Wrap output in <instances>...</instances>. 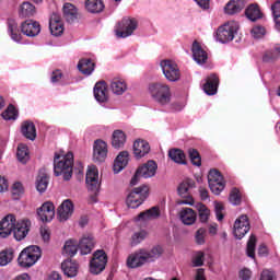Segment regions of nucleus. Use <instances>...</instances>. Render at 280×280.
<instances>
[{
  "instance_id": "f257e3e1",
  "label": "nucleus",
  "mask_w": 280,
  "mask_h": 280,
  "mask_svg": "<svg viewBox=\"0 0 280 280\" xmlns=\"http://www.w3.org/2000/svg\"><path fill=\"white\" fill-rule=\"evenodd\" d=\"M163 255V247L154 246L151 249L141 248L127 258L128 268H141L145 264L156 261Z\"/></svg>"
},
{
  "instance_id": "f03ea898",
  "label": "nucleus",
  "mask_w": 280,
  "mask_h": 280,
  "mask_svg": "<svg viewBox=\"0 0 280 280\" xmlns=\"http://www.w3.org/2000/svg\"><path fill=\"white\" fill-rule=\"evenodd\" d=\"M54 174L55 176H63V180H71V176H73L72 152H68L67 154L55 153Z\"/></svg>"
},
{
  "instance_id": "7ed1b4c3",
  "label": "nucleus",
  "mask_w": 280,
  "mask_h": 280,
  "mask_svg": "<svg viewBox=\"0 0 280 280\" xmlns=\"http://www.w3.org/2000/svg\"><path fill=\"white\" fill-rule=\"evenodd\" d=\"M149 94L156 104L167 106L172 102L170 85L164 83H152L149 85Z\"/></svg>"
},
{
  "instance_id": "20e7f679",
  "label": "nucleus",
  "mask_w": 280,
  "mask_h": 280,
  "mask_svg": "<svg viewBox=\"0 0 280 280\" xmlns=\"http://www.w3.org/2000/svg\"><path fill=\"white\" fill-rule=\"evenodd\" d=\"M40 247L36 245L24 248L18 258V264L22 268H32L40 257Z\"/></svg>"
},
{
  "instance_id": "39448f33",
  "label": "nucleus",
  "mask_w": 280,
  "mask_h": 280,
  "mask_svg": "<svg viewBox=\"0 0 280 280\" xmlns=\"http://www.w3.org/2000/svg\"><path fill=\"white\" fill-rule=\"evenodd\" d=\"M149 194L150 188L147 185L133 188L127 196V207L138 209V207H141V205L145 202V198H148Z\"/></svg>"
},
{
  "instance_id": "423d86ee",
  "label": "nucleus",
  "mask_w": 280,
  "mask_h": 280,
  "mask_svg": "<svg viewBox=\"0 0 280 280\" xmlns=\"http://www.w3.org/2000/svg\"><path fill=\"white\" fill-rule=\"evenodd\" d=\"M237 30H240V24L235 21H230L223 24L217 31V40L222 44L231 43V40L235 38Z\"/></svg>"
},
{
  "instance_id": "0eeeda50",
  "label": "nucleus",
  "mask_w": 280,
  "mask_h": 280,
  "mask_svg": "<svg viewBox=\"0 0 280 280\" xmlns=\"http://www.w3.org/2000/svg\"><path fill=\"white\" fill-rule=\"evenodd\" d=\"M106 264H108V256L103 249H98L93 254V258L90 261V272L92 275H100L106 269Z\"/></svg>"
},
{
  "instance_id": "6e6552de",
  "label": "nucleus",
  "mask_w": 280,
  "mask_h": 280,
  "mask_svg": "<svg viewBox=\"0 0 280 280\" xmlns=\"http://www.w3.org/2000/svg\"><path fill=\"white\" fill-rule=\"evenodd\" d=\"M160 67L168 82H178L180 80V69L176 62L165 59L160 62Z\"/></svg>"
},
{
  "instance_id": "1a4fd4ad",
  "label": "nucleus",
  "mask_w": 280,
  "mask_h": 280,
  "mask_svg": "<svg viewBox=\"0 0 280 280\" xmlns=\"http://www.w3.org/2000/svg\"><path fill=\"white\" fill-rule=\"evenodd\" d=\"M137 20L125 18L116 26L115 34L117 38H128V36H132V34H135V30H137Z\"/></svg>"
},
{
  "instance_id": "9d476101",
  "label": "nucleus",
  "mask_w": 280,
  "mask_h": 280,
  "mask_svg": "<svg viewBox=\"0 0 280 280\" xmlns=\"http://www.w3.org/2000/svg\"><path fill=\"white\" fill-rule=\"evenodd\" d=\"M85 184L92 194H100V171L95 165L89 166L85 175Z\"/></svg>"
},
{
  "instance_id": "9b49d317",
  "label": "nucleus",
  "mask_w": 280,
  "mask_h": 280,
  "mask_svg": "<svg viewBox=\"0 0 280 280\" xmlns=\"http://www.w3.org/2000/svg\"><path fill=\"white\" fill-rule=\"evenodd\" d=\"M156 162L149 161L143 166H140L133 177L131 178L130 185L135 186L139 183V178H152L156 174Z\"/></svg>"
},
{
  "instance_id": "f8f14e48",
  "label": "nucleus",
  "mask_w": 280,
  "mask_h": 280,
  "mask_svg": "<svg viewBox=\"0 0 280 280\" xmlns=\"http://www.w3.org/2000/svg\"><path fill=\"white\" fill-rule=\"evenodd\" d=\"M208 183L210 190L215 196H220V192L224 191V177L218 170H211L208 174Z\"/></svg>"
},
{
  "instance_id": "ddd939ff",
  "label": "nucleus",
  "mask_w": 280,
  "mask_h": 280,
  "mask_svg": "<svg viewBox=\"0 0 280 280\" xmlns=\"http://www.w3.org/2000/svg\"><path fill=\"white\" fill-rule=\"evenodd\" d=\"M16 226V217L14 214H8L0 221V237L5 240L12 235L14 228Z\"/></svg>"
},
{
  "instance_id": "4468645a",
  "label": "nucleus",
  "mask_w": 280,
  "mask_h": 280,
  "mask_svg": "<svg viewBox=\"0 0 280 280\" xmlns=\"http://www.w3.org/2000/svg\"><path fill=\"white\" fill-rule=\"evenodd\" d=\"M196 183L192 179H186L178 186V194L182 200L178 201V205H189L190 207L194 206V198L189 197L188 191L194 187Z\"/></svg>"
},
{
  "instance_id": "2eb2a0df",
  "label": "nucleus",
  "mask_w": 280,
  "mask_h": 280,
  "mask_svg": "<svg viewBox=\"0 0 280 280\" xmlns=\"http://www.w3.org/2000/svg\"><path fill=\"white\" fill-rule=\"evenodd\" d=\"M248 231H250V222H248V217L241 215L234 222V237H236V240H242L246 233H248Z\"/></svg>"
},
{
  "instance_id": "dca6fc26",
  "label": "nucleus",
  "mask_w": 280,
  "mask_h": 280,
  "mask_svg": "<svg viewBox=\"0 0 280 280\" xmlns=\"http://www.w3.org/2000/svg\"><path fill=\"white\" fill-rule=\"evenodd\" d=\"M37 215L42 222H51L56 217V207L51 201H46L37 209Z\"/></svg>"
},
{
  "instance_id": "f3484780",
  "label": "nucleus",
  "mask_w": 280,
  "mask_h": 280,
  "mask_svg": "<svg viewBox=\"0 0 280 280\" xmlns=\"http://www.w3.org/2000/svg\"><path fill=\"white\" fill-rule=\"evenodd\" d=\"M31 226L32 222L27 219H23L15 223V226L13 229V236L16 242H21L22 240H25L27 237Z\"/></svg>"
},
{
  "instance_id": "a211bd4d",
  "label": "nucleus",
  "mask_w": 280,
  "mask_h": 280,
  "mask_svg": "<svg viewBox=\"0 0 280 280\" xmlns=\"http://www.w3.org/2000/svg\"><path fill=\"white\" fill-rule=\"evenodd\" d=\"M108 156V144L104 140H96L93 147V160L103 163Z\"/></svg>"
},
{
  "instance_id": "6ab92c4d",
  "label": "nucleus",
  "mask_w": 280,
  "mask_h": 280,
  "mask_svg": "<svg viewBox=\"0 0 280 280\" xmlns=\"http://www.w3.org/2000/svg\"><path fill=\"white\" fill-rule=\"evenodd\" d=\"M21 32L24 36L34 38L40 34V23L34 20H26L21 24Z\"/></svg>"
},
{
  "instance_id": "aec40b11",
  "label": "nucleus",
  "mask_w": 280,
  "mask_h": 280,
  "mask_svg": "<svg viewBox=\"0 0 280 280\" xmlns=\"http://www.w3.org/2000/svg\"><path fill=\"white\" fill-rule=\"evenodd\" d=\"M49 30L52 36H62L65 32V24H62V19L60 18V14L52 13L50 15Z\"/></svg>"
},
{
  "instance_id": "412c9836",
  "label": "nucleus",
  "mask_w": 280,
  "mask_h": 280,
  "mask_svg": "<svg viewBox=\"0 0 280 280\" xmlns=\"http://www.w3.org/2000/svg\"><path fill=\"white\" fill-rule=\"evenodd\" d=\"M57 215L60 222H67V220L73 215V202H71L69 199H66L58 208Z\"/></svg>"
},
{
  "instance_id": "4be33fe9",
  "label": "nucleus",
  "mask_w": 280,
  "mask_h": 280,
  "mask_svg": "<svg viewBox=\"0 0 280 280\" xmlns=\"http://www.w3.org/2000/svg\"><path fill=\"white\" fill-rule=\"evenodd\" d=\"M244 8H246V0H230L224 7V12L233 16L234 14H240Z\"/></svg>"
},
{
  "instance_id": "5701e85b",
  "label": "nucleus",
  "mask_w": 280,
  "mask_h": 280,
  "mask_svg": "<svg viewBox=\"0 0 280 280\" xmlns=\"http://www.w3.org/2000/svg\"><path fill=\"white\" fill-rule=\"evenodd\" d=\"M78 246L81 255L91 254V250H93V248L95 247V240L93 238V235L91 234L83 235Z\"/></svg>"
},
{
  "instance_id": "b1692460",
  "label": "nucleus",
  "mask_w": 280,
  "mask_h": 280,
  "mask_svg": "<svg viewBox=\"0 0 280 280\" xmlns=\"http://www.w3.org/2000/svg\"><path fill=\"white\" fill-rule=\"evenodd\" d=\"M197 219H198V214L191 208H183L179 211V220L186 226H191L192 224H196Z\"/></svg>"
},
{
  "instance_id": "393cba45",
  "label": "nucleus",
  "mask_w": 280,
  "mask_h": 280,
  "mask_svg": "<svg viewBox=\"0 0 280 280\" xmlns=\"http://www.w3.org/2000/svg\"><path fill=\"white\" fill-rule=\"evenodd\" d=\"M191 51L192 58L197 62V65H205V62H207L209 56L207 55V51L202 49V46L198 44V42L195 40L192 43Z\"/></svg>"
},
{
  "instance_id": "a878e982",
  "label": "nucleus",
  "mask_w": 280,
  "mask_h": 280,
  "mask_svg": "<svg viewBox=\"0 0 280 280\" xmlns=\"http://www.w3.org/2000/svg\"><path fill=\"white\" fill-rule=\"evenodd\" d=\"M150 153V143L145 140L138 139L133 142V154L136 159H143Z\"/></svg>"
},
{
  "instance_id": "bb28decb",
  "label": "nucleus",
  "mask_w": 280,
  "mask_h": 280,
  "mask_svg": "<svg viewBox=\"0 0 280 280\" xmlns=\"http://www.w3.org/2000/svg\"><path fill=\"white\" fill-rule=\"evenodd\" d=\"M94 97L96 102H100L101 104H104V102H108V90L106 88V82L101 81L95 84Z\"/></svg>"
},
{
  "instance_id": "cd10ccee",
  "label": "nucleus",
  "mask_w": 280,
  "mask_h": 280,
  "mask_svg": "<svg viewBox=\"0 0 280 280\" xmlns=\"http://www.w3.org/2000/svg\"><path fill=\"white\" fill-rule=\"evenodd\" d=\"M218 84H220L218 75L211 74L207 78L206 83L203 84L205 93L207 95H215V93H218Z\"/></svg>"
},
{
  "instance_id": "c85d7f7f",
  "label": "nucleus",
  "mask_w": 280,
  "mask_h": 280,
  "mask_svg": "<svg viewBox=\"0 0 280 280\" xmlns=\"http://www.w3.org/2000/svg\"><path fill=\"white\" fill-rule=\"evenodd\" d=\"M61 269L66 277H69L70 279H73V277L78 276V262H75L74 260H65L61 264Z\"/></svg>"
},
{
  "instance_id": "c756f323",
  "label": "nucleus",
  "mask_w": 280,
  "mask_h": 280,
  "mask_svg": "<svg viewBox=\"0 0 280 280\" xmlns=\"http://www.w3.org/2000/svg\"><path fill=\"white\" fill-rule=\"evenodd\" d=\"M21 132L23 137H25V139H30V141H34L36 139V126L30 120L22 122Z\"/></svg>"
},
{
  "instance_id": "7c9ffc66",
  "label": "nucleus",
  "mask_w": 280,
  "mask_h": 280,
  "mask_svg": "<svg viewBox=\"0 0 280 280\" xmlns=\"http://www.w3.org/2000/svg\"><path fill=\"white\" fill-rule=\"evenodd\" d=\"M128 151H122L118 154V156L114 161V173L119 174L121 170H124L128 165L129 161Z\"/></svg>"
},
{
  "instance_id": "2f4dec72",
  "label": "nucleus",
  "mask_w": 280,
  "mask_h": 280,
  "mask_svg": "<svg viewBox=\"0 0 280 280\" xmlns=\"http://www.w3.org/2000/svg\"><path fill=\"white\" fill-rule=\"evenodd\" d=\"M245 16L248 19V21L255 23V21H259V19L264 18V13H261L259 5L249 4L245 10Z\"/></svg>"
},
{
  "instance_id": "473e14b6",
  "label": "nucleus",
  "mask_w": 280,
  "mask_h": 280,
  "mask_svg": "<svg viewBox=\"0 0 280 280\" xmlns=\"http://www.w3.org/2000/svg\"><path fill=\"white\" fill-rule=\"evenodd\" d=\"M8 32L11 36V40H14V43H21L23 36L21 35V32L19 31V24L14 20L8 21Z\"/></svg>"
},
{
  "instance_id": "72a5a7b5",
  "label": "nucleus",
  "mask_w": 280,
  "mask_h": 280,
  "mask_svg": "<svg viewBox=\"0 0 280 280\" xmlns=\"http://www.w3.org/2000/svg\"><path fill=\"white\" fill-rule=\"evenodd\" d=\"M110 90L114 95H124L125 91H128V84L124 79H113L110 82Z\"/></svg>"
},
{
  "instance_id": "f704fd0d",
  "label": "nucleus",
  "mask_w": 280,
  "mask_h": 280,
  "mask_svg": "<svg viewBox=\"0 0 280 280\" xmlns=\"http://www.w3.org/2000/svg\"><path fill=\"white\" fill-rule=\"evenodd\" d=\"M63 16L68 23H73L75 19H78V8L72 3H65L63 4Z\"/></svg>"
},
{
  "instance_id": "c9c22d12",
  "label": "nucleus",
  "mask_w": 280,
  "mask_h": 280,
  "mask_svg": "<svg viewBox=\"0 0 280 280\" xmlns=\"http://www.w3.org/2000/svg\"><path fill=\"white\" fill-rule=\"evenodd\" d=\"M36 14V7L32 2H23L19 9L20 19H27Z\"/></svg>"
},
{
  "instance_id": "e433bc0d",
  "label": "nucleus",
  "mask_w": 280,
  "mask_h": 280,
  "mask_svg": "<svg viewBox=\"0 0 280 280\" xmlns=\"http://www.w3.org/2000/svg\"><path fill=\"white\" fill-rule=\"evenodd\" d=\"M49 185V177L45 171H40L36 179V189L39 194H45Z\"/></svg>"
},
{
  "instance_id": "4c0bfd02",
  "label": "nucleus",
  "mask_w": 280,
  "mask_h": 280,
  "mask_svg": "<svg viewBox=\"0 0 280 280\" xmlns=\"http://www.w3.org/2000/svg\"><path fill=\"white\" fill-rule=\"evenodd\" d=\"M168 158L173 160L174 163L178 165H187V160L185 158V152L180 149H171L168 151Z\"/></svg>"
},
{
  "instance_id": "58836bf2",
  "label": "nucleus",
  "mask_w": 280,
  "mask_h": 280,
  "mask_svg": "<svg viewBox=\"0 0 280 280\" xmlns=\"http://www.w3.org/2000/svg\"><path fill=\"white\" fill-rule=\"evenodd\" d=\"M78 69L83 75H91L95 71V62H92L91 59H81L78 63Z\"/></svg>"
},
{
  "instance_id": "ea45409f",
  "label": "nucleus",
  "mask_w": 280,
  "mask_h": 280,
  "mask_svg": "<svg viewBox=\"0 0 280 280\" xmlns=\"http://www.w3.org/2000/svg\"><path fill=\"white\" fill-rule=\"evenodd\" d=\"M112 145L116 150L124 148V145H126V133L121 130H115L113 132Z\"/></svg>"
},
{
  "instance_id": "a19ab883",
  "label": "nucleus",
  "mask_w": 280,
  "mask_h": 280,
  "mask_svg": "<svg viewBox=\"0 0 280 280\" xmlns=\"http://www.w3.org/2000/svg\"><path fill=\"white\" fill-rule=\"evenodd\" d=\"M85 9L91 14H100L104 10V2L102 0H86L85 1Z\"/></svg>"
},
{
  "instance_id": "79ce46f5",
  "label": "nucleus",
  "mask_w": 280,
  "mask_h": 280,
  "mask_svg": "<svg viewBox=\"0 0 280 280\" xmlns=\"http://www.w3.org/2000/svg\"><path fill=\"white\" fill-rule=\"evenodd\" d=\"M159 215H161V212L159 211V208L156 207H152L151 209L144 211V212H141L137 220L138 221H148V220H156V218H159Z\"/></svg>"
},
{
  "instance_id": "37998d69",
  "label": "nucleus",
  "mask_w": 280,
  "mask_h": 280,
  "mask_svg": "<svg viewBox=\"0 0 280 280\" xmlns=\"http://www.w3.org/2000/svg\"><path fill=\"white\" fill-rule=\"evenodd\" d=\"M195 208L199 213V221L202 224H207V222H209V218H211V210H209L208 207L205 206V203H200V202L197 203Z\"/></svg>"
},
{
  "instance_id": "c03bdc74",
  "label": "nucleus",
  "mask_w": 280,
  "mask_h": 280,
  "mask_svg": "<svg viewBox=\"0 0 280 280\" xmlns=\"http://www.w3.org/2000/svg\"><path fill=\"white\" fill-rule=\"evenodd\" d=\"M78 242L69 240L63 245L62 255H66L67 257H73L78 253Z\"/></svg>"
},
{
  "instance_id": "a18cd8bd",
  "label": "nucleus",
  "mask_w": 280,
  "mask_h": 280,
  "mask_svg": "<svg viewBox=\"0 0 280 280\" xmlns=\"http://www.w3.org/2000/svg\"><path fill=\"white\" fill-rule=\"evenodd\" d=\"M271 12L273 16L275 27L277 32H280V0H276L272 3Z\"/></svg>"
},
{
  "instance_id": "49530a36",
  "label": "nucleus",
  "mask_w": 280,
  "mask_h": 280,
  "mask_svg": "<svg viewBox=\"0 0 280 280\" xmlns=\"http://www.w3.org/2000/svg\"><path fill=\"white\" fill-rule=\"evenodd\" d=\"M16 156L20 163H27V161H30V151L27 145L19 144Z\"/></svg>"
},
{
  "instance_id": "de8ad7c7",
  "label": "nucleus",
  "mask_w": 280,
  "mask_h": 280,
  "mask_svg": "<svg viewBox=\"0 0 280 280\" xmlns=\"http://www.w3.org/2000/svg\"><path fill=\"white\" fill-rule=\"evenodd\" d=\"M280 56V46H276L273 49L267 50L262 56L264 62H272L277 60Z\"/></svg>"
},
{
  "instance_id": "09e8293b",
  "label": "nucleus",
  "mask_w": 280,
  "mask_h": 280,
  "mask_svg": "<svg viewBox=\"0 0 280 280\" xmlns=\"http://www.w3.org/2000/svg\"><path fill=\"white\" fill-rule=\"evenodd\" d=\"M257 246V236L250 235L247 242L246 253L247 257L255 259V247Z\"/></svg>"
},
{
  "instance_id": "8fccbe9b",
  "label": "nucleus",
  "mask_w": 280,
  "mask_h": 280,
  "mask_svg": "<svg viewBox=\"0 0 280 280\" xmlns=\"http://www.w3.org/2000/svg\"><path fill=\"white\" fill-rule=\"evenodd\" d=\"M14 259L12 249L2 250L0 253V266H8Z\"/></svg>"
},
{
  "instance_id": "3c124183",
  "label": "nucleus",
  "mask_w": 280,
  "mask_h": 280,
  "mask_svg": "<svg viewBox=\"0 0 280 280\" xmlns=\"http://www.w3.org/2000/svg\"><path fill=\"white\" fill-rule=\"evenodd\" d=\"M11 194L14 198V200H19L23 194H25V187H23V184L21 182H16L12 185Z\"/></svg>"
},
{
  "instance_id": "603ef678",
  "label": "nucleus",
  "mask_w": 280,
  "mask_h": 280,
  "mask_svg": "<svg viewBox=\"0 0 280 280\" xmlns=\"http://www.w3.org/2000/svg\"><path fill=\"white\" fill-rule=\"evenodd\" d=\"M1 116L7 120H14L16 117H19V113L16 112V108L14 105H10L2 114Z\"/></svg>"
},
{
  "instance_id": "864d4df0",
  "label": "nucleus",
  "mask_w": 280,
  "mask_h": 280,
  "mask_svg": "<svg viewBox=\"0 0 280 280\" xmlns=\"http://www.w3.org/2000/svg\"><path fill=\"white\" fill-rule=\"evenodd\" d=\"M188 154L192 165H196L197 167H200L202 165V159L200 158V153H198L196 149H189Z\"/></svg>"
},
{
  "instance_id": "5fc2aeb1",
  "label": "nucleus",
  "mask_w": 280,
  "mask_h": 280,
  "mask_svg": "<svg viewBox=\"0 0 280 280\" xmlns=\"http://www.w3.org/2000/svg\"><path fill=\"white\" fill-rule=\"evenodd\" d=\"M206 238H207V230L205 228L197 230L195 234L196 244H198L199 246L205 245Z\"/></svg>"
},
{
  "instance_id": "6e6d98bb",
  "label": "nucleus",
  "mask_w": 280,
  "mask_h": 280,
  "mask_svg": "<svg viewBox=\"0 0 280 280\" xmlns=\"http://www.w3.org/2000/svg\"><path fill=\"white\" fill-rule=\"evenodd\" d=\"M148 236V232L145 231H140V232H136L132 237H131V244L132 246H137V244H141V242H143L145 240V237Z\"/></svg>"
},
{
  "instance_id": "4d7b16f0",
  "label": "nucleus",
  "mask_w": 280,
  "mask_h": 280,
  "mask_svg": "<svg viewBox=\"0 0 280 280\" xmlns=\"http://www.w3.org/2000/svg\"><path fill=\"white\" fill-rule=\"evenodd\" d=\"M230 202L232 205H240L242 202V195L240 194V189L233 188L230 192Z\"/></svg>"
},
{
  "instance_id": "13d9d810",
  "label": "nucleus",
  "mask_w": 280,
  "mask_h": 280,
  "mask_svg": "<svg viewBox=\"0 0 280 280\" xmlns=\"http://www.w3.org/2000/svg\"><path fill=\"white\" fill-rule=\"evenodd\" d=\"M252 36L254 38H262V37H265L266 36V27L259 26V25L254 26L252 28Z\"/></svg>"
},
{
  "instance_id": "bf43d9fd",
  "label": "nucleus",
  "mask_w": 280,
  "mask_h": 280,
  "mask_svg": "<svg viewBox=\"0 0 280 280\" xmlns=\"http://www.w3.org/2000/svg\"><path fill=\"white\" fill-rule=\"evenodd\" d=\"M205 264V253L197 252L195 257L192 258V266L198 268Z\"/></svg>"
},
{
  "instance_id": "052dcab7",
  "label": "nucleus",
  "mask_w": 280,
  "mask_h": 280,
  "mask_svg": "<svg viewBox=\"0 0 280 280\" xmlns=\"http://www.w3.org/2000/svg\"><path fill=\"white\" fill-rule=\"evenodd\" d=\"M214 211H215V217L219 222H222L224 220V214L222 211H224V206L218 201L214 202Z\"/></svg>"
},
{
  "instance_id": "680f3d73",
  "label": "nucleus",
  "mask_w": 280,
  "mask_h": 280,
  "mask_svg": "<svg viewBox=\"0 0 280 280\" xmlns=\"http://www.w3.org/2000/svg\"><path fill=\"white\" fill-rule=\"evenodd\" d=\"M260 280H277V273L270 269H265L260 273Z\"/></svg>"
},
{
  "instance_id": "e2e57ef3",
  "label": "nucleus",
  "mask_w": 280,
  "mask_h": 280,
  "mask_svg": "<svg viewBox=\"0 0 280 280\" xmlns=\"http://www.w3.org/2000/svg\"><path fill=\"white\" fill-rule=\"evenodd\" d=\"M42 240L44 242H49L50 237H51V233L49 232V230L47 228H40L39 230Z\"/></svg>"
},
{
  "instance_id": "0e129e2a",
  "label": "nucleus",
  "mask_w": 280,
  "mask_h": 280,
  "mask_svg": "<svg viewBox=\"0 0 280 280\" xmlns=\"http://www.w3.org/2000/svg\"><path fill=\"white\" fill-rule=\"evenodd\" d=\"M50 80L52 84H56V82H60V80H62V72L60 70L54 71Z\"/></svg>"
},
{
  "instance_id": "69168bd1",
  "label": "nucleus",
  "mask_w": 280,
  "mask_h": 280,
  "mask_svg": "<svg viewBox=\"0 0 280 280\" xmlns=\"http://www.w3.org/2000/svg\"><path fill=\"white\" fill-rule=\"evenodd\" d=\"M8 179L5 177L0 176V194H3L4 191H8Z\"/></svg>"
},
{
  "instance_id": "338daca9",
  "label": "nucleus",
  "mask_w": 280,
  "mask_h": 280,
  "mask_svg": "<svg viewBox=\"0 0 280 280\" xmlns=\"http://www.w3.org/2000/svg\"><path fill=\"white\" fill-rule=\"evenodd\" d=\"M250 275H252V272H250L249 269H243V270L240 271V277H241L242 280L250 279Z\"/></svg>"
},
{
  "instance_id": "774afa93",
  "label": "nucleus",
  "mask_w": 280,
  "mask_h": 280,
  "mask_svg": "<svg viewBox=\"0 0 280 280\" xmlns=\"http://www.w3.org/2000/svg\"><path fill=\"white\" fill-rule=\"evenodd\" d=\"M48 280H62V276H60L58 271H52L49 273Z\"/></svg>"
}]
</instances>
